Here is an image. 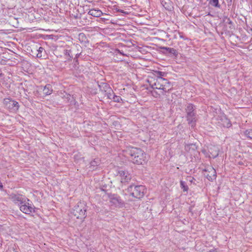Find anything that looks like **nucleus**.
Returning <instances> with one entry per match:
<instances>
[{
  "mask_svg": "<svg viewBox=\"0 0 252 252\" xmlns=\"http://www.w3.org/2000/svg\"><path fill=\"white\" fill-rule=\"evenodd\" d=\"M126 156H129L131 161L137 164H144L147 159L146 155L141 149L135 147H127L125 150Z\"/></svg>",
  "mask_w": 252,
  "mask_h": 252,
  "instance_id": "f257e3e1",
  "label": "nucleus"
},
{
  "mask_svg": "<svg viewBox=\"0 0 252 252\" xmlns=\"http://www.w3.org/2000/svg\"><path fill=\"white\" fill-rule=\"evenodd\" d=\"M195 106L192 104L189 103L186 106L185 111L187 113L186 118L189 125L194 127L197 120Z\"/></svg>",
  "mask_w": 252,
  "mask_h": 252,
  "instance_id": "f03ea898",
  "label": "nucleus"
},
{
  "mask_svg": "<svg viewBox=\"0 0 252 252\" xmlns=\"http://www.w3.org/2000/svg\"><path fill=\"white\" fill-rule=\"evenodd\" d=\"M130 195L137 199L142 198L146 193V188L144 186L130 185L127 189Z\"/></svg>",
  "mask_w": 252,
  "mask_h": 252,
  "instance_id": "7ed1b4c3",
  "label": "nucleus"
},
{
  "mask_svg": "<svg viewBox=\"0 0 252 252\" xmlns=\"http://www.w3.org/2000/svg\"><path fill=\"white\" fill-rule=\"evenodd\" d=\"M87 206L85 202H79L72 210V214L77 219H83L86 217Z\"/></svg>",
  "mask_w": 252,
  "mask_h": 252,
  "instance_id": "20e7f679",
  "label": "nucleus"
},
{
  "mask_svg": "<svg viewBox=\"0 0 252 252\" xmlns=\"http://www.w3.org/2000/svg\"><path fill=\"white\" fill-rule=\"evenodd\" d=\"M3 104L5 108L8 109L10 112H16L19 108L18 102L9 98L4 99Z\"/></svg>",
  "mask_w": 252,
  "mask_h": 252,
  "instance_id": "39448f33",
  "label": "nucleus"
},
{
  "mask_svg": "<svg viewBox=\"0 0 252 252\" xmlns=\"http://www.w3.org/2000/svg\"><path fill=\"white\" fill-rule=\"evenodd\" d=\"M204 171L205 172L204 174L208 180L212 181L216 179L217 176L216 172L213 167H208Z\"/></svg>",
  "mask_w": 252,
  "mask_h": 252,
  "instance_id": "423d86ee",
  "label": "nucleus"
},
{
  "mask_svg": "<svg viewBox=\"0 0 252 252\" xmlns=\"http://www.w3.org/2000/svg\"><path fill=\"white\" fill-rule=\"evenodd\" d=\"M9 198L12 201L18 206L24 203L25 200L23 198L22 195L20 194L11 193L9 194Z\"/></svg>",
  "mask_w": 252,
  "mask_h": 252,
  "instance_id": "0eeeda50",
  "label": "nucleus"
},
{
  "mask_svg": "<svg viewBox=\"0 0 252 252\" xmlns=\"http://www.w3.org/2000/svg\"><path fill=\"white\" fill-rule=\"evenodd\" d=\"M20 210L24 213L26 214H30L34 211L33 208L29 203H27L26 200L24 203L19 205Z\"/></svg>",
  "mask_w": 252,
  "mask_h": 252,
  "instance_id": "6e6552de",
  "label": "nucleus"
},
{
  "mask_svg": "<svg viewBox=\"0 0 252 252\" xmlns=\"http://www.w3.org/2000/svg\"><path fill=\"white\" fill-rule=\"evenodd\" d=\"M119 174L121 177V181L122 183H127L131 179V175L126 171L121 170L119 171Z\"/></svg>",
  "mask_w": 252,
  "mask_h": 252,
  "instance_id": "1a4fd4ad",
  "label": "nucleus"
},
{
  "mask_svg": "<svg viewBox=\"0 0 252 252\" xmlns=\"http://www.w3.org/2000/svg\"><path fill=\"white\" fill-rule=\"evenodd\" d=\"M159 83H161L160 84L162 85V91L164 93L168 92L171 89L170 82L166 79L160 78L159 79Z\"/></svg>",
  "mask_w": 252,
  "mask_h": 252,
  "instance_id": "9d476101",
  "label": "nucleus"
},
{
  "mask_svg": "<svg viewBox=\"0 0 252 252\" xmlns=\"http://www.w3.org/2000/svg\"><path fill=\"white\" fill-rule=\"evenodd\" d=\"M109 198L111 205H114L115 207H117L120 206L121 204H122L121 199L117 195H111L109 196Z\"/></svg>",
  "mask_w": 252,
  "mask_h": 252,
  "instance_id": "9b49d317",
  "label": "nucleus"
},
{
  "mask_svg": "<svg viewBox=\"0 0 252 252\" xmlns=\"http://www.w3.org/2000/svg\"><path fill=\"white\" fill-rule=\"evenodd\" d=\"M161 49L166 51H163L164 54H168V55L173 56L175 57H177L178 56V52L174 48L167 47H161Z\"/></svg>",
  "mask_w": 252,
  "mask_h": 252,
  "instance_id": "f8f14e48",
  "label": "nucleus"
},
{
  "mask_svg": "<svg viewBox=\"0 0 252 252\" xmlns=\"http://www.w3.org/2000/svg\"><path fill=\"white\" fill-rule=\"evenodd\" d=\"M88 14L94 17H99L102 15V12L99 9H92L90 10Z\"/></svg>",
  "mask_w": 252,
  "mask_h": 252,
  "instance_id": "ddd939ff",
  "label": "nucleus"
},
{
  "mask_svg": "<svg viewBox=\"0 0 252 252\" xmlns=\"http://www.w3.org/2000/svg\"><path fill=\"white\" fill-rule=\"evenodd\" d=\"M98 86L100 90L102 92H105L108 90L111 92V88L109 87V85L106 83L101 82L100 84H98Z\"/></svg>",
  "mask_w": 252,
  "mask_h": 252,
  "instance_id": "4468645a",
  "label": "nucleus"
},
{
  "mask_svg": "<svg viewBox=\"0 0 252 252\" xmlns=\"http://www.w3.org/2000/svg\"><path fill=\"white\" fill-rule=\"evenodd\" d=\"M52 91V86L50 84L45 85L43 89V93L46 95L51 94Z\"/></svg>",
  "mask_w": 252,
  "mask_h": 252,
  "instance_id": "2eb2a0df",
  "label": "nucleus"
},
{
  "mask_svg": "<svg viewBox=\"0 0 252 252\" xmlns=\"http://www.w3.org/2000/svg\"><path fill=\"white\" fill-rule=\"evenodd\" d=\"M222 125L224 127H229L231 126L230 121L225 117L221 118Z\"/></svg>",
  "mask_w": 252,
  "mask_h": 252,
  "instance_id": "dca6fc26",
  "label": "nucleus"
},
{
  "mask_svg": "<svg viewBox=\"0 0 252 252\" xmlns=\"http://www.w3.org/2000/svg\"><path fill=\"white\" fill-rule=\"evenodd\" d=\"M63 98L65 99L66 102H70V104H72V101H74V98L69 94H65Z\"/></svg>",
  "mask_w": 252,
  "mask_h": 252,
  "instance_id": "f3484780",
  "label": "nucleus"
},
{
  "mask_svg": "<svg viewBox=\"0 0 252 252\" xmlns=\"http://www.w3.org/2000/svg\"><path fill=\"white\" fill-rule=\"evenodd\" d=\"M78 39L81 42H86L87 38L86 35L84 33H80L78 35Z\"/></svg>",
  "mask_w": 252,
  "mask_h": 252,
  "instance_id": "a211bd4d",
  "label": "nucleus"
},
{
  "mask_svg": "<svg viewBox=\"0 0 252 252\" xmlns=\"http://www.w3.org/2000/svg\"><path fill=\"white\" fill-rule=\"evenodd\" d=\"M99 163L100 161L98 159H94L90 162V167H93L92 168L94 169V168L98 166Z\"/></svg>",
  "mask_w": 252,
  "mask_h": 252,
  "instance_id": "6ab92c4d",
  "label": "nucleus"
},
{
  "mask_svg": "<svg viewBox=\"0 0 252 252\" xmlns=\"http://www.w3.org/2000/svg\"><path fill=\"white\" fill-rule=\"evenodd\" d=\"M105 93V95L107 96V98L109 99H112V97H113V95H114L113 91L111 88V92L109 91V90H107Z\"/></svg>",
  "mask_w": 252,
  "mask_h": 252,
  "instance_id": "aec40b11",
  "label": "nucleus"
},
{
  "mask_svg": "<svg viewBox=\"0 0 252 252\" xmlns=\"http://www.w3.org/2000/svg\"><path fill=\"white\" fill-rule=\"evenodd\" d=\"M209 4L211 5L216 7H220V5L219 4V0H209Z\"/></svg>",
  "mask_w": 252,
  "mask_h": 252,
  "instance_id": "412c9836",
  "label": "nucleus"
},
{
  "mask_svg": "<svg viewBox=\"0 0 252 252\" xmlns=\"http://www.w3.org/2000/svg\"><path fill=\"white\" fill-rule=\"evenodd\" d=\"M166 74V73L164 72L156 71L155 75L158 77L157 80H159L160 78H162V76H164Z\"/></svg>",
  "mask_w": 252,
  "mask_h": 252,
  "instance_id": "4be33fe9",
  "label": "nucleus"
},
{
  "mask_svg": "<svg viewBox=\"0 0 252 252\" xmlns=\"http://www.w3.org/2000/svg\"><path fill=\"white\" fill-rule=\"evenodd\" d=\"M180 185H181V188L183 189L184 191H188L189 188H188V186H187L186 185V183L185 182H184L183 181H180Z\"/></svg>",
  "mask_w": 252,
  "mask_h": 252,
  "instance_id": "5701e85b",
  "label": "nucleus"
},
{
  "mask_svg": "<svg viewBox=\"0 0 252 252\" xmlns=\"http://www.w3.org/2000/svg\"><path fill=\"white\" fill-rule=\"evenodd\" d=\"M112 99H113L114 102H121L123 100L122 98L120 96H117L115 94L113 95V97H112Z\"/></svg>",
  "mask_w": 252,
  "mask_h": 252,
  "instance_id": "b1692460",
  "label": "nucleus"
},
{
  "mask_svg": "<svg viewBox=\"0 0 252 252\" xmlns=\"http://www.w3.org/2000/svg\"><path fill=\"white\" fill-rule=\"evenodd\" d=\"M160 83H159V80H157L156 82L154 83L155 89L162 90V85Z\"/></svg>",
  "mask_w": 252,
  "mask_h": 252,
  "instance_id": "393cba45",
  "label": "nucleus"
},
{
  "mask_svg": "<svg viewBox=\"0 0 252 252\" xmlns=\"http://www.w3.org/2000/svg\"><path fill=\"white\" fill-rule=\"evenodd\" d=\"M44 50V48L42 47H40L38 50H37V51H38V53L36 55V56L37 58H41L42 55V52Z\"/></svg>",
  "mask_w": 252,
  "mask_h": 252,
  "instance_id": "a878e982",
  "label": "nucleus"
},
{
  "mask_svg": "<svg viewBox=\"0 0 252 252\" xmlns=\"http://www.w3.org/2000/svg\"><path fill=\"white\" fill-rule=\"evenodd\" d=\"M245 134L247 137L252 139V129L247 130Z\"/></svg>",
  "mask_w": 252,
  "mask_h": 252,
  "instance_id": "bb28decb",
  "label": "nucleus"
},
{
  "mask_svg": "<svg viewBox=\"0 0 252 252\" xmlns=\"http://www.w3.org/2000/svg\"><path fill=\"white\" fill-rule=\"evenodd\" d=\"M71 53V50H64V54L65 56H68L69 57V59H71L72 58V56L70 55Z\"/></svg>",
  "mask_w": 252,
  "mask_h": 252,
  "instance_id": "cd10ccee",
  "label": "nucleus"
},
{
  "mask_svg": "<svg viewBox=\"0 0 252 252\" xmlns=\"http://www.w3.org/2000/svg\"><path fill=\"white\" fill-rule=\"evenodd\" d=\"M117 11L118 12H120L123 13L125 14H127L128 13L127 12L124 11L123 10H121V9H117Z\"/></svg>",
  "mask_w": 252,
  "mask_h": 252,
  "instance_id": "c85d7f7f",
  "label": "nucleus"
},
{
  "mask_svg": "<svg viewBox=\"0 0 252 252\" xmlns=\"http://www.w3.org/2000/svg\"><path fill=\"white\" fill-rule=\"evenodd\" d=\"M152 95L155 97H157V95L158 94L157 92H156L155 91H152Z\"/></svg>",
  "mask_w": 252,
  "mask_h": 252,
  "instance_id": "c756f323",
  "label": "nucleus"
},
{
  "mask_svg": "<svg viewBox=\"0 0 252 252\" xmlns=\"http://www.w3.org/2000/svg\"><path fill=\"white\" fill-rule=\"evenodd\" d=\"M227 23H228L229 24H232V22L230 20L229 18L227 19V22H226Z\"/></svg>",
  "mask_w": 252,
  "mask_h": 252,
  "instance_id": "7c9ffc66",
  "label": "nucleus"
},
{
  "mask_svg": "<svg viewBox=\"0 0 252 252\" xmlns=\"http://www.w3.org/2000/svg\"><path fill=\"white\" fill-rule=\"evenodd\" d=\"M3 189V185L0 182V189L1 190Z\"/></svg>",
  "mask_w": 252,
  "mask_h": 252,
  "instance_id": "2f4dec72",
  "label": "nucleus"
},
{
  "mask_svg": "<svg viewBox=\"0 0 252 252\" xmlns=\"http://www.w3.org/2000/svg\"><path fill=\"white\" fill-rule=\"evenodd\" d=\"M3 74L2 73V71L1 70H0V77L2 76Z\"/></svg>",
  "mask_w": 252,
  "mask_h": 252,
  "instance_id": "473e14b6",
  "label": "nucleus"
},
{
  "mask_svg": "<svg viewBox=\"0 0 252 252\" xmlns=\"http://www.w3.org/2000/svg\"><path fill=\"white\" fill-rule=\"evenodd\" d=\"M218 155H219V154H218V153H217L216 154V155H215L213 156H214V158H216V157H217L218 156Z\"/></svg>",
  "mask_w": 252,
  "mask_h": 252,
  "instance_id": "72a5a7b5",
  "label": "nucleus"
},
{
  "mask_svg": "<svg viewBox=\"0 0 252 252\" xmlns=\"http://www.w3.org/2000/svg\"><path fill=\"white\" fill-rule=\"evenodd\" d=\"M152 88L153 89H155V86L154 85V84L152 85Z\"/></svg>",
  "mask_w": 252,
  "mask_h": 252,
  "instance_id": "f704fd0d",
  "label": "nucleus"
},
{
  "mask_svg": "<svg viewBox=\"0 0 252 252\" xmlns=\"http://www.w3.org/2000/svg\"><path fill=\"white\" fill-rule=\"evenodd\" d=\"M228 2L231 3L232 0H227Z\"/></svg>",
  "mask_w": 252,
  "mask_h": 252,
  "instance_id": "c9c22d12",
  "label": "nucleus"
}]
</instances>
